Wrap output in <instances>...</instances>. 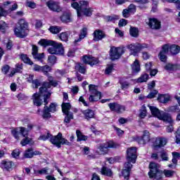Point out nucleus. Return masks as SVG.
I'll return each mask as SVG.
<instances>
[{
  "mask_svg": "<svg viewBox=\"0 0 180 180\" xmlns=\"http://www.w3.org/2000/svg\"><path fill=\"white\" fill-rule=\"evenodd\" d=\"M160 158H162V160L167 162L169 160V156L167 152H162L160 153Z\"/></svg>",
  "mask_w": 180,
  "mask_h": 180,
  "instance_id": "obj_56",
  "label": "nucleus"
},
{
  "mask_svg": "<svg viewBox=\"0 0 180 180\" xmlns=\"http://www.w3.org/2000/svg\"><path fill=\"white\" fill-rule=\"evenodd\" d=\"M168 1L169 2H174L176 6V8L179 10L178 16H180V0H166Z\"/></svg>",
  "mask_w": 180,
  "mask_h": 180,
  "instance_id": "obj_57",
  "label": "nucleus"
},
{
  "mask_svg": "<svg viewBox=\"0 0 180 180\" xmlns=\"http://www.w3.org/2000/svg\"><path fill=\"white\" fill-rule=\"evenodd\" d=\"M76 70H77V71H79V72L81 74L85 75L86 73V67L83 65V64H77Z\"/></svg>",
  "mask_w": 180,
  "mask_h": 180,
  "instance_id": "obj_38",
  "label": "nucleus"
},
{
  "mask_svg": "<svg viewBox=\"0 0 180 180\" xmlns=\"http://www.w3.org/2000/svg\"><path fill=\"white\" fill-rule=\"evenodd\" d=\"M168 142L167 138L164 136H158L153 142L154 148H163L167 145Z\"/></svg>",
  "mask_w": 180,
  "mask_h": 180,
  "instance_id": "obj_17",
  "label": "nucleus"
},
{
  "mask_svg": "<svg viewBox=\"0 0 180 180\" xmlns=\"http://www.w3.org/2000/svg\"><path fill=\"white\" fill-rule=\"evenodd\" d=\"M70 33L68 32H62L58 34L59 39L62 40V41H68Z\"/></svg>",
  "mask_w": 180,
  "mask_h": 180,
  "instance_id": "obj_30",
  "label": "nucleus"
},
{
  "mask_svg": "<svg viewBox=\"0 0 180 180\" xmlns=\"http://www.w3.org/2000/svg\"><path fill=\"white\" fill-rule=\"evenodd\" d=\"M20 58L22 61H24V63H25V64L33 65V61H32L26 54H21Z\"/></svg>",
  "mask_w": 180,
  "mask_h": 180,
  "instance_id": "obj_37",
  "label": "nucleus"
},
{
  "mask_svg": "<svg viewBox=\"0 0 180 180\" xmlns=\"http://www.w3.org/2000/svg\"><path fill=\"white\" fill-rule=\"evenodd\" d=\"M60 19L62 22H71L72 20L71 15L70 13H63V15H62V16L60 17Z\"/></svg>",
  "mask_w": 180,
  "mask_h": 180,
  "instance_id": "obj_36",
  "label": "nucleus"
},
{
  "mask_svg": "<svg viewBox=\"0 0 180 180\" xmlns=\"http://www.w3.org/2000/svg\"><path fill=\"white\" fill-rule=\"evenodd\" d=\"M167 111L172 112H177L180 111V108L179 105H172L171 107H169L167 108Z\"/></svg>",
  "mask_w": 180,
  "mask_h": 180,
  "instance_id": "obj_49",
  "label": "nucleus"
},
{
  "mask_svg": "<svg viewBox=\"0 0 180 180\" xmlns=\"http://www.w3.org/2000/svg\"><path fill=\"white\" fill-rule=\"evenodd\" d=\"M51 70H52V68L51 67H49V65H44V67H41V72H43L44 75H46V77H48V79H49V77H50L49 72H51Z\"/></svg>",
  "mask_w": 180,
  "mask_h": 180,
  "instance_id": "obj_34",
  "label": "nucleus"
},
{
  "mask_svg": "<svg viewBox=\"0 0 180 180\" xmlns=\"http://www.w3.org/2000/svg\"><path fill=\"white\" fill-rule=\"evenodd\" d=\"M39 44L44 47H47L48 46H51L47 50L49 54H53L56 56H63L65 53V49L62 43H58L54 40H47L46 39H42L39 40Z\"/></svg>",
  "mask_w": 180,
  "mask_h": 180,
  "instance_id": "obj_5",
  "label": "nucleus"
},
{
  "mask_svg": "<svg viewBox=\"0 0 180 180\" xmlns=\"http://www.w3.org/2000/svg\"><path fill=\"white\" fill-rule=\"evenodd\" d=\"M148 107L151 111V113L155 117H157L159 120L165 121V122H169V125H167L166 131L167 132H173L174 128L173 125L174 120L172 117L168 112H165V111H160L159 108L155 107L154 105H148Z\"/></svg>",
  "mask_w": 180,
  "mask_h": 180,
  "instance_id": "obj_4",
  "label": "nucleus"
},
{
  "mask_svg": "<svg viewBox=\"0 0 180 180\" xmlns=\"http://www.w3.org/2000/svg\"><path fill=\"white\" fill-rule=\"evenodd\" d=\"M124 18H129V6L127 9H124L122 12Z\"/></svg>",
  "mask_w": 180,
  "mask_h": 180,
  "instance_id": "obj_64",
  "label": "nucleus"
},
{
  "mask_svg": "<svg viewBox=\"0 0 180 180\" xmlns=\"http://www.w3.org/2000/svg\"><path fill=\"white\" fill-rule=\"evenodd\" d=\"M88 33V29L87 27H83V29L81 30V33L79 34V37L77 40H75L76 42L81 41L82 39H84Z\"/></svg>",
  "mask_w": 180,
  "mask_h": 180,
  "instance_id": "obj_35",
  "label": "nucleus"
},
{
  "mask_svg": "<svg viewBox=\"0 0 180 180\" xmlns=\"http://www.w3.org/2000/svg\"><path fill=\"white\" fill-rule=\"evenodd\" d=\"M158 93V90H152V91H150V93L148 94L147 97L148 98H153V97H155Z\"/></svg>",
  "mask_w": 180,
  "mask_h": 180,
  "instance_id": "obj_59",
  "label": "nucleus"
},
{
  "mask_svg": "<svg viewBox=\"0 0 180 180\" xmlns=\"http://www.w3.org/2000/svg\"><path fill=\"white\" fill-rule=\"evenodd\" d=\"M49 167H44L41 170H34V174H49Z\"/></svg>",
  "mask_w": 180,
  "mask_h": 180,
  "instance_id": "obj_43",
  "label": "nucleus"
},
{
  "mask_svg": "<svg viewBox=\"0 0 180 180\" xmlns=\"http://www.w3.org/2000/svg\"><path fill=\"white\" fill-rule=\"evenodd\" d=\"M129 33L133 37H138L139 29H137V27H131L129 29Z\"/></svg>",
  "mask_w": 180,
  "mask_h": 180,
  "instance_id": "obj_41",
  "label": "nucleus"
},
{
  "mask_svg": "<svg viewBox=\"0 0 180 180\" xmlns=\"http://www.w3.org/2000/svg\"><path fill=\"white\" fill-rule=\"evenodd\" d=\"M105 37V33L103 32V30H95L94 32V40L95 41H99V40H102Z\"/></svg>",
  "mask_w": 180,
  "mask_h": 180,
  "instance_id": "obj_22",
  "label": "nucleus"
},
{
  "mask_svg": "<svg viewBox=\"0 0 180 180\" xmlns=\"http://www.w3.org/2000/svg\"><path fill=\"white\" fill-rule=\"evenodd\" d=\"M43 118H50L51 117V114L50 112V108L47 107V105L44 106L43 113H42Z\"/></svg>",
  "mask_w": 180,
  "mask_h": 180,
  "instance_id": "obj_32",
  "label": "nucleus"
},
{
  "mask_svg": "<svg viewBox=\"0 0 180 180\" xmlns=\"http://www.w3.org/2000/svg\"><path fill=\"white\" fill-rule=\"evenodd\" d=\"M49 110L51 112H54L56 111V104L55 103H51L49 105Z\"/></svg>",
  "mask_w": 180,
  "mask_h": 180,
  "instance_id": "obj_63",
  "label": "nucleus"
},
{
  "mask_svg": "<svg viewBox=\"0 0 180 180\" xmlns=\"http://www.w3.org/2000/svg\"><path fill=\"white\" fill-rule=\"evenodd\" d=\"M62 29L63 27H61V26H50L49 30L51 33H53V34H58L61 32Z\"/></svg>",
  "mask_w": 180,
  "mask_h": 180,
  "instance_id": "obj_29",
  "label": "nucleus"
},
{
  "mask_svg": "<svg viewBox=\"0 0 180 180\" xmlns=\"http://www.w3.org/2000/svg\"><path fill=\"white\" fill-rule=\"evenodd\" d=\"M150 76L148 74H142V75L136 79V82H138V84H143V82H147Z\"/></svg>",
  "mask_w": 180,
  "mask_h": 180,
  "instance_id": "obj_28",
  "label": "nucleus"
},
{
  "mask_svg": "<svg viewBox=\"0 0 180 180\" xmlns=\"http://www.w3.org/2000/svg\"><path fill=\"white\" fill-rule=\"evenodd\" d=\"M124 50L122 47H111L110 50V57L111 60H118L124 54Z\"/></svg>",
  "mask_w": 180,
  "mask_h": 180,
  "instance_id": "obj_12",
  "label": "nucleus"
},
{
  "mask_svg": "<svg viewBox=\"0 0 180 180\" xmlns=\"http://www.w3.org/2000/svg\"><path fill=\"white\" fill-rule=\"evenodd\" d=\"M71 6L77 11V15L78 18H82V16H91L92 15L93 9L89 6V1L88 0H79L78 2L77 0H70Z\"/></svg>",
  "mask_w": 180,
  "mask_h": 180,
  "instance_id": "obj_2",
  "label": "nucleus"
},
{
  "mask_svg": "<svg viewBox=\"0 0 180 180\" xmlns=\"http://www.w3.org/2000/svg\"><path fill=\"white\" fill-rule=\"evenodd\" d=\"M150 172L148 175L150 179H155L156 180H161L162 177V172L160 170V165L152 162L149 165Z\"/></svg>",
  "mask_w": 180,
  "mask_h": 180,
  "instance_id": "obj_8",
  "label": "nucleus"
},
{
  "mask_svg": "<svg viewBox=\"0 0 180 180\" xmlns=\"http://www.w3.org/2000/svg\"><path fill=\"white\" fill-rule=\"evenodd\" d=\"M52 136V134L48 132L47 134H43L42 135H40V136L38 138L39 141H47V139H50Z\"/></svg>",
  "mask_w": 180,
  "mask_h": 180,
  "instance_id": "obj_42",
  "label": "nucleus"
},
{
  "mask_svg": "<svg viewBox=\"0 0 180 180\" xmlns=\"http://www.w3.org/2000/svg\"><path fill=\"white\" fill-rule=\"evenodd\" d=\"M14 166L15 163L11 160H2L1 162V168L7 171L13 170Z\"/></svg>",
  "mask_w": 180,
  "mask_h": 180,
  "instance_id": "obj_21",
  "label": "nucleus"
},
{
  "mask_svg": "<svg viewBox=\"0 0 180 180\" xmlns=\"http://www.w3.org/2000/svg\"><path fill=\"white\" fill-rule=\"evenodd\" d=\"M118 145L117 143H115L113 141H109L108 142H105L103 145H101L98 148L101 154H105L108 152V148H117Z\"/></svg>",
  "mask_w": 180,
  "mask_h": 180,
  "instance_id": "obj_16",
  "label": "nucleus"
},
{
  "mask_svg": "<svg viewBox=\"0 0 180 180\" xmlns=\"http://www.w3.org/2000/svg\"><path fill=\"white\" fill-rule=\"evenodd\" d=\"M137 159V149L136 148H129L127 153V162L124 163L122 170V176L126 180H129L130 172L132 169L131 163H136Z\"/></svg>",
  "mask_w": 180,
  "mask_h": 180,
  "instance_id": "obj_3",
  "label": "nucleus"
},
{
  "mask_svg": "<svg viewBox=\"0 0 180 180\" xmlns=\"http://www.w3.org/2000/svg\"><path fill=\"white\" fill-rule=\"evenodd\" d=\"M33 128V124H28L27 125V128H25L24 127H19L18 128H13L11 129V134L17 139L18 141L20 139V132L22 136H24V139H25L26 136H27L29 134V131Z\"/></svg>",
  "mask_w": 180,
  "mask_h": 180,
  "instance_id": "obj_9",
  "label": "nucleus"
},
{
  "mask_svg": "<svg viewBox=\"0 0 180 180\" xmlns=\"http://www.w3.org/2000/svg\"><path fill=\"white\" fill-rule=\"evenodd\" d=\"M33 71H37V72H42V67L41 65H38L37 64H34L32 68Z\"/></svg>",
  "mask_w": 180,
  "mask_h": 180,
  "instance_id": "obj_60",
  "label": "nucleus"
},
{
  "mask_svg": "<svg viewBox=\"0 0 180 180\" xmlns=\"http://www.w3.org/2000/svg\"><path fill=\"white\" fill-rule=\"evenodd\" d=\"M136 11V6L134 5V4H131L129 5V16L131 13H134Z\"/></svg>",
  "mask_w": 180,
  "mask_h": 180,
  "instance_id": "obj_52",
  "label": "nucleus"
},
{
  "mask_svg": "<svg viewBox=\"0 0 180 180\" xmlns=\"http://www.w3.org/2000/svg\"><path fill=\"white\" fill-rule=\"evenodd\" d=\"M108 107H110V109L111 111H115L116 112H123V111H125L126 107L125 105H122V104H119V103H109Z\"/></svg>",
  "mask_w": 180,
  "mask_h": 180,
  "instance_id": "obj_18",
  "label": "nucleus"
},
{
  "mask_svg": "<svg viewBox=\"0 0 180 180\" xmlns=\"http://www.w3.org/2000/svg\"><path fill=\"white\" fill-rule=\"evenodd\" d=\"M120 84L122 89H128L129 86V82H120Z\"/></svg>",
  "mask_w": 180,
  "mask_h": 180,
  "instance_id": "obj_62",
  "label": "nucleus"
},
{
  "mask_svg": "<svg viewBox=\"0 0 180 180\" xmlns=\"http://www.w3.org/2000/svg\"><path fill=\"white\" fill-rule=\"evenodd\" d=\"M46 5L53 12H61L63 11V8L58 1H48Z\"/></svg>",
  "mask_w": 180,
  "mask_h": 180,
  "instance_id": "obj_15",
  "label": "nucleus"
},
{
  "mask_svg": "<svg viewBox=\"0 0 180 180\" xmlns=\"http://www.w3.org/2000/svg\"><path fill=\"white\" fill-rule=\"evenodd\" d=\"M144 48V46L142 44H140V43H134L131 44H129L127 46V49L129 50L130 53L133 56H136L140 51L142 50V49Z\"/></svg>",
  "mask_w": 180,
  "mask_h": 180,
  "instance_id": "obj_13",
  "label": "nucleus"
},
{
  "mask_svg": "<svg viewBox=\"0 0 180 180\" xmlns=\"http://www.w3.org/2000/svg\"><path fill=\"white\" fill-rule=\"evenodd\" d=\"M37 155H41L39 150H34L33 149H27L24 153V157L26 158H31Z\"/></svg>",
  "mask_w": 180,
  "mask_h": 180,
  "instance_id": "obj_23",
  "label": "nucleus"
},
{
  "mask_svg": "<svg viewBox=\"0 0 180 180\" xmlns=\"http://www.w3.org/2000/svg\"><path fill=\"white\" fill-rule=\"evenodd\" d=\"M73 112H70V111H68L65 117L64 121L65 122L68 124L69 122H70L71 120H73Z\"/></svg>",
  "mask_w": 180,
  "mask_h": 180,
  "instance_id": "obj_44",
  "label": "nucleus"
},
{
  "mask_svg": "<svg viewBox=\"0 0 180 180\" xmlns=\"http://www.w3.org/2000/svg\"><path fill=\"white\" fill-rule=\"evenodd\" d=\"M113 71V65H108L105 70V74L107 75H109L110 72Z\"/></svg>",
  "mask_w": 180,
  "mask_h": 180,
  "instance_id": "obj_61",
  "label": "nucleus"
},
{
  "mask_svg": "<svg viewBox=\"0 0 180 180\" xmlns=\"http://www.w3.org/2000/svg\"><path fill=\"white\" fill-rule=\"evenodd\" d=\"M141 118H145L147 115V109L146 105H142L141 110H140V114H139Z\"/></svg>",
  "mask_w": 180,
  "mask_h": 180,
  "instance_id": "obj_46",
  "label": "nucleus"
},
{
  "mask_svg": "<svg viewBox=\"0 0 180 180\" xmlns=\"http://www.w3.org/2000/svg\"><path fill=\"white\" fill-rule=\"evenodd\" d=\"M31 142H32V139L31 138H29L27 135V136H25L24 139L21 141L20 143L22 146H25L26 145L31 143Z\"/></svg>",
  "mask_w": 180,
  "mask_h": 180,
  "instance_id": "obj_48",
  "label": "nucleus"
},
{
  "mask_svg": "<svg viewBox=\"0 0 180 180\" xmlns=\"http://www.w3.org/2000/svg\"><path fill=\"white\" fill-rule=\"evenodd\" d=\"M82 60L85 64H89L91 66L96 65V64H98L99 63L98 58L92 57V56H84Z\"/></svg>",
  "mask_w": 180,
  "mask_h": 180,
  "instance_id": "obj_19",
  "label": "nucleus"
},
{
  "mask_svg": "<svg viewBox=\"0 0 180 180\" xmlns=\"http://www.w3.org/2000/svg\"><path fill=\"white\" fill-rule=\"evenodd\" d=\"M71 108L70 103H62V111L67 115L68 111H70Z\"/></svg>",
  "mask_w": 180,
  "mask_h": 180,
  "instance_id": "obj_33",
  "label": "nucleus"
},
{
  "mask_svg": "<svg viewBox=\"0 0 180 180\" xmlns=\"http://www.w3.org/2000/svg\"><path fill=\"white\" fill-rule=\"evenodd\" d=\"M171 98V96L169 94H160L158 97V100L160 101V103H167L169 101Z\"/></svg>",
  "mask_w": 180,
  "mask_h": 180,
  "instance_id": "obj_26",
  "label": "nucleus"
},
{
  "mask_svg": "<svg viewBox=\"0 0 180 180\" xmlns=\"http://www.w3.org/2000/svg\"><path fill=\"white\" fill-rule=\"evenodd\" d=\"M49 82H44L41 87L39 89V94L34 93L33 94L34 104L36 105H41L43 100L41 96H44V103H47V98L50 97L51 93L49 91L51 86H57L58 82L53 79V77L50 75L48 77Z\"/></svg>",
  "mask_w": 180,
  "mask_h": 180,
  "instance_id": "obj_1",
  "label": "nucleus"
},
{
  "mask_svg": "<svg viewBox=\"0 0 180 180\" xmlns=\"http://www.w3.org/2000/svg\"><path fill=\"white\" fill-rule=\"evenodd\" d=\"M89 91L91 93L89 97L90 101H98V100H100L102 97L101 91H98L96 84H89Z\"/></svg>",
  "mask_w": 180,
  "mask_h": 180,
  "instance_id": "obj_11",
  "label": "nucleus"
},
{
  "mask_svg": "<svg viewBox=\"0 0 180 180\" xmlns=\"http://www.w3.org/2000/svg\"><path fill=\"white\" fill-rule=\"evenodd\" d=\"M172 156H173L172 162L174 165H176L179 159L180 158V153H179L178 152H173Z\"/></svg>",
  "mask_w": 180,
  "mask_h": 180,
  "instance_id": "obj_45",
  "label": "nucleus"
},
{
  "mask_svg": "<svg viewBox=\"0 0 180 180\" xmlns=\"http://www.w3.org/2000/svg\"><path fill=\"white\" fill-rule=\"evenodd\" d=\"M56 60H57V58H56V56H49L48 63H49L50 64H52V65L56 64Z\"/></svg>",
  "mask_w": 180,
  "mask_h": 180,
  "instance_id": "obj_50",
  "label": "nucleus"
},
{
  "mask_svg": "<svg viewBox=\"0 0 180 180\" xmlns=\"http://www.w3.org/2000/svg\"><path fill=\"white\" fill-rule=\"evenodd\" d=\"M163 173L166 177H172L175 172L173 170H164Z\"/></svg>",
  "mask_w": 180,
  "mask_h": 180,
  "instance_id": "obj_54",
  "label": "nucleus"
},
{
  "mask_svg": "<svg viewBox=\"0 0 180 180\" xmlns=\"http://www.w3.org/2000/svg\"><path fill=\"white\" fill-rule=\"evenodd\" d=\"M179 51L180 47L176 44H164L162 46L160 53H159V58L160 61L165 63L167 59V54H168L169 52L172 55H176L179 54Z\"/></svg>",
  "mask_w": 180,
  "mask_h": 180,
  "instance_id": "obj_6",
  "label": "nucleus"
},
{
  "mask_svg": "<svg viewBox=\"0 0 180 180\" xmlns=\"http://www.w3.org/2000/svg\"><path fill=\"white\" fill-rule=\"evenodd\" d=\"M83 114L86 118V120H91V118H94L95 112L94 110H84L83 111Z\"/></svg>",
  "mask_w": 180,
  "mask_h": 180,
  "instance_id": "obj_24",
  "label": "nucleus"
},
{
  "mask_svg": "<svg viewBox=\"0 0 180 180\" xmlns=\"http://www.w3.org/2000/svg\"><path fill=\"white\" fill-rule=\"evenodd\" d=\"M101 174H103L104 176H108L110 177L112 174V172L111 169H109L108 167H102L101 171Z\"/></svg>",
  "mask_w": 180,
  "mask_h": 180,
  "instance_id": "obj_31",
  "label": "nucleus"
},
{
  "mask_svg": "<svg viewBox=\"0 0 180 180\" xmlns=\"http://www.w3.org/2000/svg\"><path fill=\"white\" fill-rule=\"evenodd\" d=\"M178 65L175 64H167L165 67V70H167V71H175L177 70Z\"/></svg>",
  "mask_w": 180,
  "mask_h": 180,
  "instance_id": "obj_40",
  "label": "nucleus"
},
{
  "mask_svg": "<svg viewBox=\"0 0 180 180\" xmlns=\"http://www.w3.org/2000/svg\"><path fill=\"white\" fill-rule=\"evenodd\" d=\"M39 51V49L37 46H32V56L34 58L37 59V52Z\"/></svg>",
  "mask_w": 180,
  "mask_h": 180,
  "instance_id": "obj_55",
  "label": "nucleus"
},
{
  "mask_svg": "<svg viewBox=\"0 0 180 180\" xmlns=\"http://www.w3.org/2000/svg\"><path fill=\"white\" fill-rule=\"evenodd\" d=\"M34 77V75H29L27 78V81L28 82H32V85L34 88H39V86H40L41 85V83L39 81V79H35V81H33Z\"/></svg>",
  "mask_w": 180,
  "mask_h": 180,
  "instance_id": "obj_27",
  "label": "nucleus"
},
{
  "mask_svg": "<svg viewBox=\"0 0 180 180\" xmlns=\"http://www.w3.org/2000/svg\"><path fill=\"white\" fill-rule=\"evenodd\" d=\"M6 29H7V25H6V22H4V20H1L0 21V30H1V32L3 33H5Z\"/></svg>",
  "mask_w": 180,
  "mask_h": 180,
  "instance_id": "obj_51",
  "label": "nucleus"
},
{
  "mask_svg": "<svg viewBox=\"0 0 180 180\" xmlns=\"http://www.w3.org/2000/svg\"><path fill=\"white\" fill-rule=\"evenodd\" d=\"M136 141L139 143V145H146L150 141V136L149 131H143L142 137L141 136H136Z\"/></svg>",
  "mask_w": 180,
  "mask_h": 180,
  "instance_id": "obj_14",
  "label": "nucleus"
},
{
  "mask_svg": "<svg viewBox=\"0 0 180 180\" xmlns=\"http://www.w3.org/2000/svg\"><path fill=\"white\" fill-rule=\"evenodd\" d=\"M28 28V23L25 19H20L15 28L14 29V33L18 37H25L27 36L26 30Z\"/></svg>",
  "mask_w": 180,
  "mask_h": 180,
  "instance_id": "obj_7",
  "label": "nucleus"
},
{
  "mask_svg": "<svg viewBox=\"0 0 180 180\" xmlns=\"http://www.w3.org/2000/svg\"><path fill=\"white\" fill-rule=\"evenodd\" d=\"M10 70H11V67H9V65H3V67L1 68V71L3 74H4L5 75L8 74Z\"/></svg>",
  "mask_w": 180,
  "mask_h": 180,
  "instance_id": "obj_53",
  "label": "nucleus"
},
{
  "mask_svg": "<svg viewBox=\"0 0 180 180\" xmlns=\"http://www.w3.org/2000/svg\"><path fill=\"white\" fill-rule=\"evenodd\" d=\"M77 137V141H86L88 139L87 136L86 135H84L80 131L77 130L76 131Z\"/></svg>",
  "mask_w": 180,
  "mask_h": 180,
  "instance_id": "obj_39",
  "label": "nucleus"
},
{
  "mask_svg": "<svg viewBox=\"0 0 180 180\" xmlns=\"http://www.w3.org/2000/svg\"><path fill=\"white\" fill-rule=\"evenodd\" d=\"M50 142L57 148H61V145H71L68 139L63 138V134H61V132H59L58 135L54 136L51 135Z\"/></svg>",
  "mask_w": 180,
  "mask_h": 180,
  "instance_id": "obj_10",
  "label": "nucleus"
},
{
  "mask_svg": "<svg viewBox=\"0 0 180 180\" xmlns=\"http://www.w3.org/2000/svg\"><path fill=\"white\" fill-rule=\"evenodd\" d=\"M148 25L151 29H160L161 27V22L155 18H150L148 19Z\"/></svg>",
  "mask_w": 180,
  "mask_h": 180,
  "instance_id": "obj_20",
  "label": "nucleus"
},
{
  "mask_svg": "<svg viewBox=\"0 0 180 180\" xmlns=\"http://www.w3.org/2000/svg\"><path fill=\"white\" fill-rule=\"evenodd\" d=\"M153 67V63L152 62H148L145 64L146 71H147V72H150V75H151V71H152Z\"/></svg>",
  "mask_w": 180,
  "mask_h": 180,
  "instance_id": "obj_47",
  "label": "nucleus"
},
{
  "mask_svg": "<svg viewBox=\"0 0 180 180\" xmlns=\"http://www.w3.org/2000/svg\"><path fill=\"white\" fill-rule=\"evenodd\" d=\"M26 6H29V8H34L37 6L36 2H34V1H27Z\"/></svg>",
  "mask_w": 180,
  "mask_h": 180,
  "instance_id": "obj_58",
  "label": "nucleus"
},
{
  "mask_svg": "<svg viewBox=\"0 0 180 180\" xmlns=\"http://www.w3.org/2000/svg\"><path fill=\"white\" fill-rule=\"evenodd\" d=\"M132 72L139 73L141 71V67L139 60H135V61L131 65Z\"/></svg>",
  "mask_w": 180,
  "mask_h": 180,
  "instance_id": "obj_25",
  "label": "nucleus"
}]
</instances>
